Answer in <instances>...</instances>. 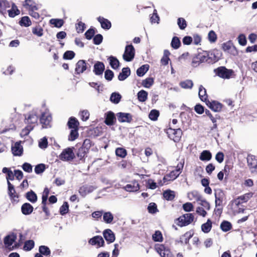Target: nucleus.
Returning <instances> with one entry per match:
<instances>
[{"instance_id": "obj_1", "label": "nucleus", "mask_w": 257, "mask_h": 257, "mask_svg": "<svg viewBox=\"0 0 257 257\" xmlns=\"http://www.w3.org/2000/svg\"><path fill=\"white\" fill-rule=\"evenodd\" d=\"M218 60V58L215 55V50L213 51H203L198 53L192 57L191 65L193 67H196L200 64L205 62L212 64Z\"/></svg>"}, {"instance_id": "obj_2", "label": "nucleus", "mask_w": 257, "mask_h": 257, "mask_svg": "<svg viewBox=\"0 0 257 257\" xmlns=\"http://www.w3.org/2000/svg\"><path fill=\"white\" fill-rule=\"evenodd\" d=\"M25 123L28 125L23 130V132L25 135H27L32 131L35 126V124L37 123L38 120V116L34 113L29 114L28 117H25Z\"/></svg>"}, {"instance_id": "obj_3", "label": "nucleus", "mask_w": 257, "mask_h": 257, "mask_svg": "<svg viewBox=\"0 0 257 257\" xmlns=\"http://www.w3.org/2000/svg\"><path fill=\"white\" fill-rule=\"evenodd\" d=\"M215 74L223 79H230L234 77L235 74L232 69H227L225 66H220L214 70Z\"/></svg>"}, {"instance_id": "obj_4", "label": "nucleus", "mask_w": 257, "mask_h": 257, "mask_svg": "<svg viewBox=\"0 0 257 257\" xmlns=\"http://www.w3.org/2000/svg\"><path fill=\"white\" fill-rule=\"evenodd\" d=\"M194 219L193 213H186L177 218L175 222L180 227H183L190 224Z\"/></svg>"}, {"instance_id": "obj_5", "label": "nucleus", "mask_w": 257, "mask_h": 257, "mask_svg": "<svg viewBox=\"0 0 257 257\" xmlns=\"http://www.w3.org/2000/svg\"><path fill=\"white\" fill-rule=\"evenodd\" d=\"M183 164L180 163L177 165L175 170L171 171L163 177L164 183L168 181H173L176 179L181 174L183 168Z\"/></svg>"}, {"instance_id": "obj_6", "label": "nucleus", "mask_w": 257, "mask_h": 257, "mask_svg": "<svg viewBox=\"0 0 257 257\" xmlns=\"http://www.w3.org/2000/svg\"><path fill=\"white\" fill-rule=\"evenodd\" d=\"M155 249L161 257H174L169 247L164 244H155Z\"/></svg>"}, {"instance_id": "obj_7", "label": "nucleus", "mask_w": 257, "mask_h": 257, "mask_svg": "<svg viewBox=\"0 0 257 257\" xmlns=\"http://www.w3.org/2000/svg\"><path fill=\"white\" fill-rule=\"evenodd\" d=\"M167 133L171 139L177 143L180 141L183 134L182 131L180 128H172L170 127L167 130Z\"/></svg>"}, {"instance_id": "obj_8", "label": "nucleus", "mask_w": 257, "mask_h": 257, "mask_svg": "<svg viewBox=\"0 0 257 257\" xmlns=\"http://www.w3.org/2000/svg\"><path fill=\"white\" fill-rule=\"evenodd\" d=\"M52 115L49 112H44L41 114L40 121L42 124L43 128L51 127L52 126Z\"/></svg>"}, {"instance_id": "obj_9", "label": "nucleus", "mask_w": 257, "mask_h": 257, "mask_svg": "<svg viewBox=\"0 0 257 257\" xmlns=\"http://www.w3.org/2000/svg\"><path fill=\"white\" fill-rule=\"evenodd\" d=\"M91 66L84 60H79L76 64L75 72L76 74H80L85 71H90Z\"/></svg>"}, {"instance_id": "obj_10", "label": "nucleus", "mask_w": 257, "mask_h": 257, "mask_svg": "<svg viewBox=\"0 0 257 257\" xmlns=\"http://www.w3.org/2000/svg\"><path fill=\"white\" fill-rule=\"evenodd\" d=\"M135 56V49L134 46L132 44L126 45L122 56L123 60L126 62L132 61L134 59Z\"/></svg>"}, {"instance_id": "obj_11", "label": "nucleus", "mask_w": 257, "mask_h": 257, "mask_svg": "<svg viewBox=\"0 0 257 257\" xmlns=\"http://www.w3.org/2000/svg\"><path fill=\"white\" fill-rule=\"evenodd\" d=\"M247 163L251 173L257 174V157L251 155H248Z\"/></svg>"}, {"instance_id": "obj_12", "label": "nucleus", "mask_w": 257, "mask_h": 257, "mask_svg": "<svg viewBox=\"0 0 257 257\" xmlns=\"http://www.w3.org/2000/svg\"><path fill=\"white\" fill-rule=\"evenodd\" d=\"M8 194L12 203L19 202V195L17 193L14 185L10 181L8 183Z\"/></svg>"}, {"instance_id": "obj_13", "label": "nucleus", "mask_w": 257, "mask_h": 257, "mask_svg": "<svg viewBox=\"0 0 257 257\" xmlns=\"http://www.w3.org/2000/svg\"><path fill=\"white\" fill-rule=\"evenodd\" d=\"M75 157V154L72 148H68L64 149L59 156L62 161H71Z\"/></svg>"}, {"instance_id": "obj_14", "label": "nucleus", "mask_w": 257, "mask_h": 257, "mask_svg": "<svg viewBox=\"0 0 257 257\" xmlns=\"http://www.w3.org/2000/svg\"><path fill=\"white\" fill-rule=\"evenodd\" d=\"M222 48L224 51L227 52L234 56L237 54V51L236 48L233 46L231 41H228L222 44Z\"/></svg>"}, {"instance_id": "obj_15", "label": "nucleus", "mask_w": 257, "mask_h": 257, "mask_svg": "<svg viewBox=\"0 0 257 257\" xmlns=\"http://www.w3.org/2000/svg\"><path fill=\"white\" fill-rule=\"evenodd\" d=\"M206 104L210 109L214 112L221 111L223 106L222 103L216 100H213L212 101H207L206 102Z\"/></svg>"}, {"instance_id": "obj_16", "label": "nucleus", "mask_w": 257, "mask_h": 257, "mask_svg": "<svg viewBox=\"0 0 257 257\" xmlns=\"http://www.w3.org/2000/svg\"><path fill=\"white\" fill-rule=\"evenodd\" d=\"M123 189L127 192H137L140 190V186L138 181L134 180L123 187Z\"/></svg>"}, {"instance_id": "obj_17", "label": "nucleus", "mask_w": 257, "mask_h": 257, "mask_svg": "<svg viewBox=\"0 0 257 257\" xmlns=\"http://www.w3.org/2000/svg\"><path fill=\"white\" fill-rule=\"evenodd\" d=\"M96 188L92 185H84L79 189V193L83 197H85L87 194L92 192Z\"/></svg>"}, {"instance_id": "obj_18", "label": "nucleus", "mask_w": 257, "mask_h": 257, "mask_svg": "<svg viewBox=\"0 0 257 257\" xmlns=\"http://www.w3.org/2000/svg\"><path fill=\"white\" fill-rule=\"evenodd\" d=\"M17 239V234L14 233H12L11 234L7 235L4 239V242L6 247L9 248L10 250H13L12 247L11 246L15 242Z\"/></svg>"}, {"instance_id": "obj_19", "label": "nucleus", "mask_w": 257, "mask_h": 257, "mask_svg": "<svg viewBox=\"0 0 257 257\" xmlns=\"http://www.w3.org/2000/svg\"><path fill=\"white\" fill-rule=\"evenodd\" d=\"M116 122V117L114 113L111 111H109L105 113V120L104 123L107 125H113Z\"/></svg>"}, {"instance_id": "obj_20", "label": "nucleus", "mask_w": 257, "mask_h": 257, "mask_svg": "<svg viewBox=\"0 0 257 257\" xmlns=\"http://www.w3.org/2000/svg\"><path fill=\"white\" fill-rule=\"evenodd\" d=\"M88 243L92 245H96L97 247L103 246L104 245V241L102 236L96 235L90 238Z\"/></svg>"}, {"instance_id": "obj_21", "label": "nucleus", "mask_w": 257, "mask_h": 257, "mask_svg": "<svg viewBox=\"0 0 257 257\" xmlns=\"http://www.w3.org/2000/svg\"><path fill=\"white\" fill-rule=\"evenodd\" d=\"M23 6L28 11L32 10H39L38 5L34 0H25Z\"/></svg>"}, {"instance_id": "obj_22", "label": "nucleus", "mask_w": 257, "mask_h": 257, "mask_svg": "<svg viewBox=\"0 0 257 257\" xmlns=\"http://www.w3.org/2000/svg\"><path fill=\"white\" fill-rule=\"evenodd\" d=\"M116 115L118 120L120 122H131L132 121V115L129 113L119 112Z\"/></svg>"}, {"instance_id": "obj_23", "label": "nucleus", "mask_w": 257, "mask_h": 257, "mask_svg": "<svg viewBox=\"0 0 257 257\" xmlns=\"http://www.w3.org/2000/svg\"><path fill=\"white\" fill-rule=\"evenodd\" d=\"M105 69V66L103 62L97 61L94 65L93 72L96 75H102Z\"/></svg>"}, {"instance_id": "obj_24", "label": "nucleus", "mask_w": 257, "mask_h": 257, "mask_svg": "<svg viewBox=\"0 0 257 257\" xmlns=\"http://www.w3.org/2000/svg\"><path fill=\"white\" fill-rule=\"evenodd\" d=\"M103 235L105 239L108 243H111L115 240L114 234L110 229H105L103 232Z\"/></svg>"}, {"instance_id": "obj_25", "label": "nucleus", "mask_w": 257, "mask_h": 257, "mask_svg": "<svg viewBox=\"0 0 257 257\" xmlns=\"http://www.w3.org/2000/svg\"><path fill=\"white\" fill-rule=\"evenodd\" d=\"M97 21L100 23L101 27L104 30H109L111 27V22L107 19L99 16L97 18Z\"/></svg>"}, {"instance_id": "obj_26", "label": "nucleus", "mask_w": 257, "mask_h": 257, "mask_svg": "<svg viewBox=\"0 0 257 257\" xmlns=\"http://www.w3.org/2000/svg\"><path fill=\"white\" fill-rule=\"evenodd\" d=\"M34 210L33 206L29 203H25L21 206V211L25 215H30Z\"/></svg>"}, {"instance_id": "obj_27", "label": "nucleus", "mask_w": 257, "mask_h": 257, "mask_svg": "<svg viewBox=\"0 0 257 257\" xmlns=\"http://www.w3.org/2000/svg\"><path fill=\"white\" fill-rule=\"evenodd\" d=\"M194 234L193 231L189 230L180 237V242L182 244H187L189 243L190 239Z\"/></svg>"}, {"instance_id": "obj_28", "label": "nucleus", "mask_w": 257, "mask_h": 257, "mask_svg": "<svg viewBox=\"0 0 257 257\" xmlns=\"http://www.w3.org/2000/svg\"><path fill=\"white\" fill-rule=\"evenodd\" d=\"M205 112L206 114L209 117L210 119H211V120L212 121V122L213 123V125L212 127H211V130H216L217 128V124L216 123L217 119H219L220 116L218 115H216L215 117L213 116V115L211 114V113L210 112V111L208 109H206L205 110Z\"/></svg>"}, {"instance_id": "obj_29", "label": "nucleus", "mask_w": 257, "mask_h": 257, "mask_svg": "<svg viewBox=\"0 0 257 257\" xmlns=\"http://www.w3.org/2000/svg\"><path fill=\"white\" fill-rule=\"evenodd\" d=\"M199 97L201 101L206 103L207 101H209L208 99V95L207 94L206 89L202 86L200 85L199 88Z\"/></svg>"}, {"instance_id": "obj_30", "label": "nucleus", "mask_w": 257, "mask_h": 257, "mask_svg": "<svg viewBox=\"0 0 257 257\" xmlns=\"http://www.w3.org/2000/svg\"><path fill=\"white\" fill-rule=\"evenodd\" d=\"M131 74V70L129 67H124L122 69L121 72L118 76V79L120 81L124 80Z\"/></svg>"}, {"instance_id": "obj_31", "label": "nucleus", "mask_w": 257, "mask_h": 257, "mask_svg": "<svg viewBox=\"0 0 257 257\" xmlns=\"http://www.w3.org/2000/svg\"><path fill=\"white\" fill-rule=\"evenodd\" d=\"M79 122L78 120L74 117L69 118L67 122V125L70 129H79Z\"/></svg>"}, {"instance_id": "obj_32", "label": "nucleus", "mask_w": 257, "mask_h": 257, "mask_svg": "<svg viewBox=\"0 0 257 257\" xmlns=\"http://www.w3.org/2000/svg\"><path fill=\"white\" fill-rule=\"evenodd\" d=\"M25 197L32 203H36L38 200L37 194L32 190L26 193Z\"/></svg>"}, {"instance_id": "obj_33", "label": "nucleus", "mask_w": 257, "mask_h": 257, "mask_svg": "<svg viewBox=\"0 0 257 257\" xmlns=\"http://www.w3.org/2000/svg\"><path fill=\"white\" fill-rule=\"evenodd\" d=\"M215 205L216 206H221L224 194L223 191H220L217 193H215Z\"/></svg>"}, {"instance_id": "obj_34", "label": "nucleus", "mask_w": 257, "mask_h": 257, "mask_svg": "<svg viewBox=\"0 0 257 257\" xmlns=\"http://www.w3.org/2000/svg\"><path fill=\"white\" fill-rule=\"evenodd\" d=\"M212 154L209 151L204 150L200 154L199 159L202 161H208L211 159Z\"/></svg>"}, {"instance_id": "obj_35", "label": "nucleus", "mask_w": 257, "mask_h": 257, "mask_svg": "<svg viewBox=\"0 0 257 257\" xmlns=\"http://www.w3.org/2000/svg\"><path fill=\"white\" fill-rule=\"evenodd\" d=\"M212 227V221L210 219H208L206 223L202 224L201 230L204 233H207L210 231Z\"/></svg>"}, {"instance_id": "obj_36", "label": "nucleus", "mask_w": 257, "mask_h": 257, "mask_svg": "<svg viewBox=\"0 0 257 257\" xmlns=\"http://www.w3.org/2000/svg\"><path fill=\"white\" fill-rule=\"evenodd\" d=\"M19 24L22 27H28L32 25V22L28 16H24L21 18Z\"/></svg>"}, {"instance_id": "obj_37", "label": "nucleus", "mask_w": 257, "mask_h": 257, "mask_svg": "<svg viewBox=\"0 0 257 257\" xmlns=\"http://www.w3.org/2000/svg\"><path fill=\"white\" fill-rule=\"evenodd\" d=\"M10 17L14 18L20 14V10L18 9L17 6L15 4H12V8L8 11Z\"/></svg>"}, {"instance_id": "obj_38", "label": "nucleus", "mask_w": 257, "mask_h": 257, "mask_svg": "<svg viewBox=\"0 0 257 257\" xmlns=\"http://www.w3.org/2000/svg\"><path fill=\"white\" fill-rule=\"evenodd\" d=\"M164 198L168 201H172L175 197V192L171 190H167L163 192Z\"/></svg>"}, {"instance_id": "obj_39", "label": "nucleus", "mask_w": 257, "mask_h": 257, "mask_svg": "<svg viewBox=\"0 0 257 257\" xmlns=\"http://www.w3.org/2000/svg\"><path fill=\"white\" fill-rule=\"evenodd\" d=\"M2 172L7 174L6 179L7 180V183L8 181H10L9 180H13L14 179L15 175L10 168L7 167L3 168Z\"/></svg>"}, {"instance_id": "obj_40", "label": "nucleus", "mask_w": 257, "mask_h": 257, "mask_svg": "<svg viewBox=\"0 0 257 257\" xmlns=\"http://www.w3.org/2000/svg\"><path fill=\"white\" fill-rule=\"evenodd\" d=\"M108 59L109 61V64L112 68L114 69H117L119 66V62L115 57L111 56Z\"/></svg>"}, {"instance_id": "obj_41", "label": "nucleus", "mask_w": 257, "mask_h": 257, "mask_svg": "<svg viewBox=\"0 0 257 257\" xmlns=\"http://www.w3.org/2000/svg\"><path fill=\"white\" fill-rule=\"evenodd\" d=\"M149 65L145 64L139 67L137 70V74L139 77L144 76L149 69Z\"/></svg>"}, {"instance_id": "obj_42", "label": "nucleus", "mask_w": 257, "mask_h": 257, "mask_svg": "<svg viewBox=\"0 0 257 257\" xmlns=\"http://www.w3.org/2000/svg\"><path fill=\"white\" fill-rule=\"evenodd\" d=\"M10 7V4L8 1L0 0V13L4 14L6 13L7 9Z\"/></svg>"}, {"instance_id": "obj_43", "label": "nucleus", "mask_w": 257, "mask_h": 257, "mask_svg": "<svg viewBox=\"0 0 257 257\" xmlns=\"http://www.w3.org/2000/svg\"><path fill=\"white\" fill-rule=\"evenodd\" d=\"M88 153V152L87 151L81 147L76 152V156L79 159V160H82L87 156Z\"/></svg>"}, {"instance_id": "obj_44", "label": "nucleus", "mask_w": 257, "mask_h": 257, "mask_svg": "<svg viewBox=\"0 0 257 257\" xmlns=\"http://www.w3.org/2000/svg\"><path fill=\"white\" fill-rule=\"evenodd\" d=\"M23 151V148L19 144H16L15 146L12 148V151L14 156H21Z\"/></svg>"}, {"instance_id": "obj_45", "label": "nucleus", "mask_w": 257, "mask_h": 257, "mask_svg": "<svg viewBox=\"0 0 257 257\" xmlns=\"http://www.w3.org/2000/svg\"><path fill=\"white\" fill-rule=\"evenodd\" d=\"M231 223L226 220L223 221L220 224V228L224 232H227L232 228Z\"/></svg>"}, {"instance_id": "obj_46", "label": "nucleus", "mask_w": 257, "mask_h": 257, "mask_svg": "<svg viewBox=\"0 0 257 257\" xmlns=\"http://www.w3.org/2000/svg\"><path fill=\"white\" fill-rule=\"evenodd\" d=\"M148 92L144 90H141L138 93V99L140 102H145L148 98Z\"/></svg>"}, {"instance_id": "obj_47", "label": "nucleus", "mask_w": 257, "mask_h": 257, "mask_svg": "<svg viewBox=\"0 0 257 257\" xmlns=\"http://www.w3.org/2000/svg\"><path fill=\"white\" fill-rule=\"evenodd\" d=\"M181 44V41L178 37L174 36L173 37L171 43V46L173 48L177 49L180 47Z\"/></svg>"}, {"instance_id": "obj_48", "label": "nucleus", "mask_w": 257, "mask_h": 257, "mask_svg": "<svg viewBox=\"0 0 257 257\" xmlns=\"http://www.w3.org/2000/svg\"><path fill=\"white\" fill-rule=\"evenodd\" d=\"M254 194V193L252 192H249L246 193L239 197V199L243 203H246L249 199H250Z\"/></svg>"}, {"instance_id": "obj_49", "label": "nucleus", "mask_w": 257, "mask_h": 257, "mask_svg": "<svg viewBox=\"0 0 257 257\" xmlns=\"http://www.w3.org/2000/svg\"><path fill=\"white\" fill-rule=\"evenodd\" d=\"M121 96L120 94L116 92H113L111 94L110 100V101L115 103L117 104L120 101Z\"/></svg>"}, {"instance_id": "obj_50", "label": "nucleus", "mask_w": 257, "mask_h": 257, "mask_svg": "<svg viewBox=\"0 0 257 257\" xmlns=\"http://www.w3.org/2000/svg\"><path fill=\"white\" fill-rule=\"evenodd\" d=\"M152 239L156 242H162L163 240L162 232L160 230H156L152 235Z\"/></svg>"}, {"instance_id": "obj_51", "label": "nucleus", "mask_w": 257, "mask_h": 257, "mask_svg": "<svg viewBox=\"0 0 257 257\" xmlns=\"http://www.w3.org/2000/svg\"><path fill=\"white\" fill-rule=\"evenodd\" d=\"M39 251L40 253L45 256H50L51 254V250L49 248L45 245H41L39 247Z\"/></svg>"}, {"instance_id": "obj_52", "label": "nucleus", "mask_w": 257, "mask_h": 257, "mask_svg": "<svg viewBox=\"0 0 257 257\" xmlns=\"http://www.w3.org/2000/svg\"><path fill=\"white\" fill-rule=\"evenodd\" d=\"M180 85L182 88L185 89H191L193 86V82L191 80H186L180 83Z\"/></svg>"}, {"instance_id": "obj_53", "label": "nucleus", "mask_w": 257, "mask_h": 257, "mask_svg": "<svg viewBox=\"0 0 257 257\" xmlns=\"http://www.w3.org/2000/svg\"><path fill=\"white\" fill-rule=\"evenodd\" d=\"M35 245V242L33 240H28L25 241L23 249L26 251H30L33 249Z\"/></svg>"}, {"instance_id": "obj_54", "label": "nucleus", "mask_w": 257, "mask_h": 257, "mask_svg": "<svg viewBox=\"0 0 257 257\" xmlns=\"http://www.w3.org/2000/svg\"><path fill=\"white\" fill-rule=\"evenodd\" d=\"M79 129H71L70 133L68 136V140L73 141L78 138L79 136L78 134Z\"/></svg>"}, {"instance_id": "obj_55", "label": "nucleus", "mask_w": 257, "mask_h": 257, "mask_svg": "<svg viewBox=\"0 0 257 257\" xmlns=\"http://www.w3.org/2000/svg\"><path fill=\"white\" fill-rule=\"evenodd\" d=\"M32 33L34 35L38 37H41L43 35V29L39 25L32 28Z\"/></svg>"}, {"instance_id": "obj_56", "label": "nucleus", "mask_w": 257, "mask_h": 257, "mask_svg": "<svg viewBox=\"0 0 257 257\" xmlns=\"http://www.w3.org/2000/svg\"><path fill=\"white\" fill-rule=\"evenodd\" d=\"M154 79L152 77H148L143 80L142 83V85L146 88H150L154 84Z\"/></svg>"}, {"instance_id": "obj_57", "label": "nucleus", "mask_w": 257, "mask_h": 257, "mask_svg": "<svg viewBox=\"0 0 257 257\" xmlns=\"http://www.w3.org/2000/svg\"><path fill=\"white\" fill-rule=\"evenodd\" d=\"M50 23L53 25L55 27L60 28L64 24V21L62 19H52L50 20Z\"/></svg>"}, {"instance_id": "obj_58", "label": "nucleus", "mask_w": 257, "mask_h": 257, "mask_svg": "<svg viewBox=\"0 0 257 257\" xmlns=\"http://www.w3.org/2000/svg\"><path fill=\"white\" fill-rule=\"evenodd\" d=\"M103 219L105 223H110L113 219V216L110 212H107L103 214Z\"/></svg>"}, {"instance_id": "obj_59", "label": "nucleus", "mask_w": 257, "mask_h": 257, "mask_svg": "<svg viewBox=\"0 0 257 257\" xmlns=\"http://www.w3.org/2000/svg\"><path fill=\"white\" fill-rule=\"evenodd\" d=\"M75 56L73 51H66L63 54V58L65 60H72Z\"/></svg>"}, {"instance_id": "obj_60", "label": "nucleus", "mask_w": 257, "mask_h": 257, "mask_svg": "<svg viewBox=\"0 0 257 257\" xmlns=\"http://www.w3.org/2000/svg\"><path fill=\"white\" fill-rule=\"evenodd\" d=\"M159 116V112L158 110L156 109L152 110L149 115V117L150 119L153 121L157 120L158 117Z\"/></svg>"}, {"instance_id": "obj_61", "label": "nucleus", "mask_w": 257, "mask_h": 257, "mask_svg": "<svg viewBox=\"0 0 257 257\" xmlns=\"http://www.w3.org/2000/svg\"><path fill=\"white\" fill-rule=\"evenodd\" d=\"M69 210V205L67 202H64L63 205L60 207L59 212L60 214L64 215L66 214Z\"/></svg>"}, {"instance_id": "obj_62", "label": "nucleus", "mask_w": 257, "mask_h": 257, "mask_svg": "<svg viewBox=\"0 0 257 257\" xmlns=\"http://www.w3.org/2000/svg\"><path fill=\"white\" fill-rule=\"evenodd\" d=\"M116 155L121 158H124L126 155V151L122 148H118L115 150Z\"/></svg>"}, {"instance_id": "obj_63", "label": "nucleus", "mask_w": 257, "mask_h": 257, "mask_svg": "<svg viewBox=\"0 0 257 257\" xmlns=\"http://www.w3.org/2000/svg\"><path fill=\"white\" fill-rule=\"evenodd\" d=\"M177 24L181 30H184L187 25L186 20L183 18L178 19Z\"/></svg>"}, {"instance_id": "obj_64", "label": "nucleus", "mask_w": 257, "mask_h": 257, "mask_svg": "<svg viewBox=\"0 0 257 257\" xmlns=\"http://www.w3.org/2000/svg\"><path fill=\"white\" fill-rule=\"evenodd\" d=\"M45 165L44 164H40L36 165L35 167V172L37 174L42 173L45 170Z\"/></svg>"}]
</instances>
